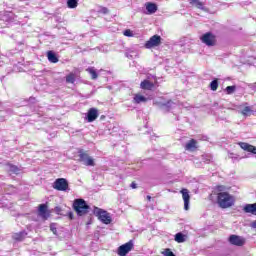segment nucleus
I'll return each mask as SVG.
<instances>
[{
  "label": "nucleus",
  "instance_id": "nucleus-1",
  "mask_svg": "<svg viewBox=\"0 0 256 256\" xmlns=\"http://www.w3.org/2000/svg\"><path fill=\"white\" fill-rule=\"evenodd\" d=\"M217 201L221 209H229V207H233V205H235V198L227 192L218 193Z\"/></svg>",
  "mask_w": 256,
  "mask_h": 256
},
{
  "label": "nucleus",
  "instance_id": "nucleus-2",
  "mask_svg": "<svg viewBox=\"0 0 256 256\" xmlns=\"http://www.w3.org/2000/svg\"><path fill=\"white\" fill-rule=\"evenodd\" d=\"M73 208L80 217L89 213V205L83 199H76L73 203Z\"/></svg>",
  "mask_w": 256,
  "mask_h": 256
},
{
  "label": "nucleus",
  "instance_id": "nucleus-3",
  "mask_svg": "<svg viewBox=\"0 0 256 256\" xmlns=\"http://www.w3.org/2000/svg\"><path fill=\"white\" fill-rule=\"evenodd\" d=\"M200 41L207 47H215L217 45V36L212 32H206L200 37Z\"/></svg>",
  "mask_w": 256,
  "mask_h": 256
},
{
  "label": "nucleus",
  "instance_id": "nucleus-4",
  "mask_svg": "<svg viewBox=\"0 0 256 256\" xmlns=\"http://www.w3.org/2000/svg\"><path fill=\"white\" fill-rule=\"evenodd\" d=\"M82 165L86 167H95V159L91 157L87 152L80 150L79 151V160Z\"/></svg>",
  "mask_w": 256,
  "mask_h": 256
},
{
  "label": "nucleus",
  "instance_id": "nucleus-5",
  "mask_svg": "<svg viewBox=\"0 0 256 256\" xmlns=\"http://www.w3.org/2000/svg\"><path fill=\"white\" fill-rule=\"evenodd\" d=\"M95 215L98 217V219L104 223V225H110L112 219L111 214H109L107 211L96 208L94 211Z\"/></svg>",
  "mask_w": 256,
  "mask_h": 256
},
{
  "label": "nucleus",
  "instance_id": "nucleus-6",
  "mask_svg": "<svg viewBox=\"0 0 256 256\" xmlns=\"http://www.w3.org/2000/svg\"><path fill=\"white\" fill-rule=\"evenodd\" d=\"M53 189H56V191H69V182L65 178H58L53 184Z\"/></svg>",
  "mask_w": 256,
  "mask_h": 256
},
{
  "label": "nucleus",
  "instance_id": "nucleus-7",
  "mask_svg": "<svg viewBox=\"0 0 256 256\" xmlns=\"http://www.w3.org/2000/svg\"><path fill=\"white\" fill-rule=\"evenodd\" d=\"M133 247H134L133 240H130L129 242L118 247L117 254L119 256H127V254L130 251H133Z\"/></svg>",
  "mask_w": 256,
  "mask_h": 256
},
{
  "label": "nucleus",
  "instance_id": "nucleus-8",
  "mask_svg": "<svg viewBox=\"0 0 256 256\" xmlns=\"http://www.w3.org/2000/svg\"><path fill=\"white\" fill-rule=\"evenodd\" d=\"M159 45H161V36L154 35L145 43V48L153 49V47H159Z\"/></svg>",
  "mask_w": 256,
  "mask_h": 256
},
{
  "label": "nucleus",
  "instance_id": "nucleus-9",
  "mask_svg": "<svg viewBox=\"0 0 256 256\" xmlns=\"http://www.w3.org/2000/svg\"><path fill=\"white\" fill-rule=\"evenodd\" d=\"M229 243H231V245H236L237 247H243V245H245V238L237 235H230Z\"/></svg>",
  "mask_w": 256,
  "mask_h": 256
},
{
  "label": "nucleus",
  "instance_id": "nucleus-10",
  "mask_svg": "<svg viewBox=\"0 0 256 256\" xmlns=\"http://www.w3.org/2000/svg\"><path fill=\"white\" fill-rule=\"evenodd\" d=\"M181 194H182V199L184 201V209L185 211H189V202L191 201L189 190L184 188L181 190Z\"/></svg>",
  "mask_w": 256,
  "mask_h": 256
},
{
  "label": "nucleus",
  "instance_id": "nucleus-11",
  "mask_svg": "<svg viewBox=\"0 0 256 256\" xmlns=\"http://www.w3.org/2000/svg\"><path fill=\"white\" fill-rule=\"evenodd\" d=\"M97 117H99V111L97 110V108H90L87 113L88 123H93V121H95Z\"/></svg>",
  "mask_w": 256,
  "mask_h": 256
},
{
  "label": "nucleus",
  "instance_id": "nucleus-12",
  "mask_svg": "<svg viewBox=\"0 0 256 256\" xmlns=\"http://www.w3.org/2000/svg\"><path fill=\"white\" fill-rule=\"evenodd\" d=\"M158 105L164 112L170 111L176 106V104L171 100H169L167 103L159 102Z\"/></svg>",
  "mask_w": 256,
  "mask_h": 256
},
{
  "label": "nucleus",
  "instance_id": "nucleus-13",
  "mask_svg": "<svg viewBox=\"0 0 256 256\" xmlns=\"http://www.w3.org/2000/svg\"><path fill=\"white\" fill-rule=\"evenodd\" d=\"M239 146L244 151H248V153H253L254 155H256V147L255 146H253V145H251L249 143H245V142H240Z\"/></svg>",
  "mask_w": 256,
  "mask_h": 256
},
{
  "label": "nucleus",
  "instance_id": "nucleus-14",
  "mask_svg": "<svg viewBox=\"0 0 256 256\" xmlns=\"http://www.w3.org/2000/svg\"><path fill=\"white\" fill-rule=\"evenodd\" d=\"M38 213H39V216L42 217V219H48L49 218V213L47 212V205L46 204H41L39 206Z\"/></svg>",
  "mask_w": 256,
  "mask_h": 256
},
{
  "label": "nucleus",
  "instance_id": "nucleus-15",
  "mask_svg": "<svg viewBox=\"0 0 256 256\" xmlns=\"http://www.w3.org/2000/svg\"><path fill=\"white\" fill-rule=\"evenodd\" d=\"M7 171L10 175H19L21 173V169L13 164L7 165Z\"/></svg>",
  "mask_w": 256,
  "mask_h": 256
},
{
  "label": "nucleus",
  "instance_id": "nucleus-16",
  "mask_svg": "<svg viewBox=\"0 0 256 256\" xmlns=\"http://www.w3.org/2000/svg\"><path fill=\"white\" fill-rule=\"evenodd\" d=\"M244 213H251L252 215H256V203L254 204H246L243 207Z\"/></svg>",
  "mask_w": 256,
  "mask_h": 256
},
{
  "label": "nucleus",
  "instance_id": "nucleus-17",
  "mask_svg": "<svg viewBox=\"0 0 256 256\" xmlns=\"http://www.w3.org/2000/svg\"><path fill=\"white\" fill-rule=\"evenodd\" d=\"M146 11L149 15H153V13L157 12V4L151 2L146 3Z\"/></svg>",
  "mask_w": 256,
  "mask_h": 256
},
{
  "label": "nucleus",
  "instance_id": "nucleus-18",
  "mask_svg": "<svg viewBox=\"0 0 256 256\" xmlns=\"http://www.w3.org/2000/svg\"><path fill=\"white\" fill-rule=\"evenodd\" d=\"M141 89H146L147 91H151L153 87H155V84L149 80H144L140 84Z\"/></svg>",
  "mask_w": 256,
  "mask_h": 256
},
{
  "label": "nucleus",
  "instance_id": "nucleus-19",
  "mask_svg": "<svg viewBox=\"0 0 256 256\" xmlns=\"http://www.w3.org/2000/svg\"><path fill=\"white\" fill-rule=\"evenodd\" d=\"M186 151H193L197 149V140L191 139L188 143L185 145Z\"/></svg>",
  "mask_w": 256,
  "mask_h": 256
},
{
  "label": "nucleus",
  "instance_id": "nucleus-20",
  "mask_svg": "<svg viewBox=\"0 0 256 256\" xmlns=\"http://www.w3.org/2000/svg\"><path fill=\"white\" fill-rule=\"evenodd\" d=\"M25 237H27V232L25 231H21L12 235V239H14V241H23Z\"/></svg>",
  "mask_w": 256,
  "mask_h": 256
},
{
  "label": "nucleus",
  "instance_id": "nucleus-21",
  "mask_svg": "<svg viewBox=\"0 0 256 256\" xmlns=\"http://www.w3.org/2000/svg\"><path fill=\"white\" fill-rule=\"evenodd\" d=\"M47 57H48V61H50V63H59V58H57V54H55V52L48 51Z\"/></svg>",
  "mask_w": 256,
  "mask_h": 256
},
{
  "label": "nucleus",
  "instance_id": "nucleus-22",
  "mask_svg": "<svg viewBox=\"0 0 256 256\" xmlns=\"http://www.w3.org/2000/svg\"><path fill=\"white\" fill-rule=\"evenodd\" d=\"M147 98L141 94H136L134 96V102L135 103H146Z\"/></svg>",
  "mask_w": 256,
  "mask_h": 256
},
{
  "label": "nucleus",
  "instance_id": "nucleus-23",
  "mask_svg": "<svg viewBox=\"0 0 256 256\" xmlns=\"http://www.w3.org/2000/svg\"><path fill=\"white\" fill-rule=\"evenodd\" d=\"M175 241L177 243H185V234L179 232L175 235Z\"/></svg>",
  "mask_w": 256,
  "mask_h": 256
},
{
  "label": "nucleus",
  "instance_id": "nucleus-24",
  "mask_svg": "<svg viewBox=\"0 0 256 256\" xmlns=\"http://www.w3.org/2000/svg\"><path fill=\"white\" fill-rule=\"evenodd\" d=\"M251 113H253V109H251L250 106H246V107H244L243 110H241V114L244 115V117H249V115H251Z\"/></svg>",
  "mask_w": 256,
  "mask_h": 256
},
{
  "label": "nucleus",
  "instance_id": "nucleus-25",
  "mask_svg": "<svg viewBox=\"0 0 256 256\" xmlns=\"http://www.w3.org/2000/svg\"><path fill=\"white\" fill-rule=\"evenodd\" d=\"M77 5H79L78 0H68L67 1V7L69 9H75V8H77Z\"/></svg>",
  "mask_w": 256,
  "mask_h": 256
},
{
  "label": "nucleus",
  "instance_id": "nucleus-26",
  "mask_svg": "<svg viewBox=\"0 0 256 256\" xmlns=\"http://www.w3.org/2000/svg\"><path fill=\"white\" fill-rule=\"evenodd\" d=\"M219 87V80L214 79L211 83H210V89L211 91H217Z\"/></svg>",
  "mask_w": 256,
  "mask_h": 256
},
{
  "label": "nucleus",
  "instance_id": "nucleus-27",
  "mask_svg": "<svg viewBox=\"0 0 256 256\" xmlns=\"http://www.w3.org/2000/svg\"><path fill=\"white\" fill-rule=\"evenodd\" d=\"M87 71L91 75V79L95 80L99 75L97 74V71H95V68H88Z\"/></svg>",
  "mask_w": 256,
  "mask_h": 256
},
{
  "label": "nucleus",
  "instance_id": "nucleus-28",
  "mask_svg": "<svg viewBox=\"0 0 256 256\" xmlns=\"http://www.w3.org/2000/svg\"><path fill=\"white\" fill-rule=\"evenodd\" d=\"M190 5H194L197 9H203V3L199 0H190Z\"/></svg>",
  "mask_w": 256,
  "mask_h": 256
},
{
  "label": "nucleus",
  "instance_id": "nucleus-29",
  "mask_svg": "<svg viewBox=\"0 0 256 256\" xmlns=\"http://www.w3.org/2000/svg\"><path fill=\"white\" fill-rule=\"evenodd\" d=\"M66 83H75V74L70 73L66 76Z\"/></svg>",
  "mask_w": 256,
  "mask_h": 256
},
{
  "label": "nucleus",
  "instance_id": "nucleus-30",
  "mask_svg": "<svg viewBox=\"0 0 256 256\" xmlns=\"http://www.w3.org/2000/svg\"><path fill=\"white\" fill-rule=\"evenodd\" d=\"M236 89H237L236 86H228V87H226L227 95H233V93H235Z\"/></svg>",
  "mask_w": 256,
  "mask_h": 256
},
{
  "label": "nucleus",
  "instance_id": "nucleus-31",
  "mask_svg": "<svg viewBox=\"0 0 256 256\" xmlns=\"http://www.w3.org/2000/svg\"><path fill=\"white\" fill-rule=\"evenodd\" d=\"M162 255L164 256H176L175 253H173V251H171V249L167 248L162 252Z\"/></svg>",
  "mask_w": 256,
  "mask_h": 256
},
{
  "label": "nucleus",
  "instance_id": "nucleus-32",
  "mask_svg": "<svg viewBox=\"0 0 256 256\" xmlns=\"http://www.w3.org/2000/svg\"><path fill=\"white\" fill-rule=\"evenodd\" d=\"M50 231H52L54 235H57V226L55 224H51Z\"/></svg>",
  "mask_w": 256,
  "mask_h": 256
},
{
  "label": "nucleus",
  "instance_id": "nucleus-33",
  "mask_svg": "<svg viewBox=\"0 0 256 256\" xmlns=\"http://www.w3.org/2000/svg\"><path fill=\"white\" fill-rule=\"evenodd\" d=\"M124 35L125 37H133V32L128 29L124 31Z\"/></svg>",
  "mask_w": 256,
  "mask_h": 256
},
{
  "label": "nucleus",
  "instance_id": "nucleus-34",
  "mask_svg": "<svg viewBox=\"0 0 256 256\" xmlns=\"http://www.w3.org/2000/svg\"><path fill=\"white\" fill-rule=\"evenodd\" d=\"M133 55H135V52H134V51L126 52V54H125V56H126L128 59H133Z\"/></svg>",
  "mask_w": 256,
  "mask_h": 256
},
{
  "label": "nucleus",
  "instance_id": "nucleus-35",
  "mask_svg": "<svg viewBox=\"0 0 256 256\" xmlns=\"http://www.w3.org/2000/svg\"><path fill=\"white\" fill-rule=\"evenodd\" d=\"M131 188H132V189H137V183L132 182V183H131Z\"/></svg>",
  "mask_w": 256,
  "mask_h": 256
},
{
  "label": "nucleus",
  "instance_id": "nucleus-36",
  "mask_svg": "<svg viewBox=\"0 0 256 256\" xmlns=\"http://www.w3.org/2000/svg\"><path fill=\"white\" fill-rule=\"evenodd\" d=\"M252 229H256V220L251 223Z\"/></svg>",
  "mask_w": 256,
  "mask_h": 256
},
{
  "label": "nucleus",
  "instance_id": "nucleus-37",
  "mask_svg": "<svg viewBox=\"0 0 256 256\" xmlns=\"http://www.w3.org/2000/svg\"><path fill=\"white\" fill-rule=\"evenodd\" d=\"M102 13L107 14L109 13V10L107 8H102Z\"/></svg>",
  "mask_w": 256,
  "mask_h": 256
},
{
  "label": "nucleus",
  "instance_id": "nucleus-38",
  "mask_svg": "<svg viewBox=\"0 0 256 256\" xmlns=\"http://www.w3.org/2000/svg\"><path fill=\"white\" fill-rule=\"evenodd\" d=\"M29 101H30V103H35V98L30 97V98H29Z\"/></svg>",
  "mask_w": 256,
  "mask_h": 256
},
{
  "label": "nucleus",
  "instance_id": "nucleus-39",
  "mask_svg": "<svg viewBox=\"0 0 256 256\" xmlns=\"http://www.w3.org/2000/svg\"><path fill=\"white\" fill-rule=\"evenodd\" d=\"M68 217L69 219H73V212H69Z\"/></svg>",
  "mask_w": 256,
  "mask_h": 256
},
{
  "label": "nucleus",
  "instance_id": "nucleus-40",
  "mask_svg": "<svg viewBox=\"0 0 256 256\" xmlns=\"http://www.w3.org/2000/svg\"><path fill=\"white\" fill-rule=\"evenodd\" d=\"M223 190V186H218V191H222Z\"/></svg>",
  "mask_w": 256,
  "mask_h": 256
},
{
  "label": "nucleus",
  "instance_id": "nucleus-41",
  "mask_svg": "<svg viewBox=\"0 0 256 256\" xmlns=\"http://www.w3.org/2000/svg\"><path fill=\"white\" fill-rule=\"evenodd\" d=\"M147 200H148V201H151V196H147Z\"/></svg>",
  "mask_w": 256,
  "mask_h": 256
}]
</instances>
